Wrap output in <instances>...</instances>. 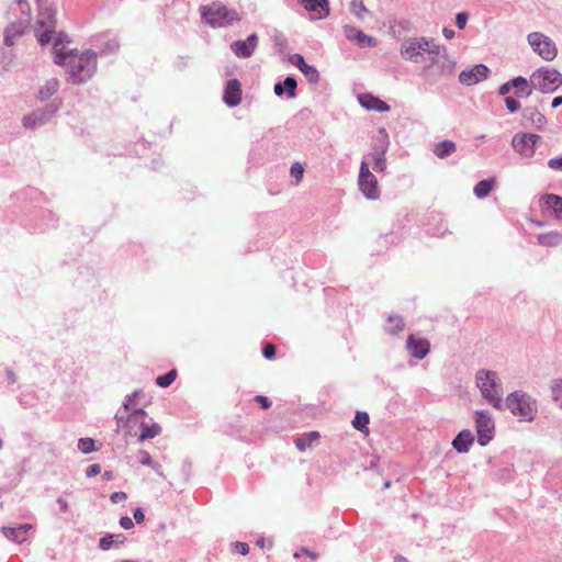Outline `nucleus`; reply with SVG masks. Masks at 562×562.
<instances>
[{
  "mask_svg": "<svg viewBox=\"0 0 562 562\" xmlns=\"http://www.w3.org/2000/svg\"><path fill=\"white\" fill-rule=\"evenodd\" d=\"M97 70V53L87 49L80 55L74 54L67 65V80L72 85H82L90 80Z\"/></svg>",
  "mask_w": 562,
  "mask_h": 562,
  "instance_id": "1",
  "label": "nucleus"
},
{
  "mask_svg": "<svg viewBox=\"0 0 562 562\" xmlns=\"http://www.w3.org/2000/svg\"><path fill=\"white\" fill-rule=\"evenodd\" d=\"M475 382L483 398H485L494 408L503 411V397L497 373L491 370H479L475 374Z\"/></svg>",
  "mask_w": 562,
  "mask_h": 562,
  "instance_id": "2",
  "label": "nucleus"
},
{
  "mask_svg": "<svg viewBox=\"0 0 562 562\" xmlns=\"http://www.w3.org/2000/svg\"><path fill=\"white\" fill-rule=\"evenodd\" d=\"M503 405L522 422H532L538 413L536 400L524 391H514L508 394Z\"/></svg>",
  "mask_w": 562,
  "mask_h": 562,
  "instance_id": "3",
  "label": "nucleus"
},
{
  "mask_svg": "<svg viewBox=\"0 0 562 562\" xmlns=\"http://www.w3.org/2000/svg\"><path fill=\"white\" fill-rule=\"evenodd\" d=\"M201 15L202 20L212 27H226L240 21L237 11L228 9L220 1L202 7Z\"/></svg>",
  "mask_w": 562,
  "mask_h": 562,
  "instance_id": "4",
  "label": "nucleus"
},
{
  "mask_svg": "<svg viewBox=\"0 0 562 562\" xmlns=\"http://www.w3.org/2000/svg\"><path fill=\"white\" fill-rule=\"evenodd\" d=\"M36 38L40 45H47L56 33L57 9L53 2L37 5Z\"/></svg>",
  "mask_w": 562,
  "mask_h": 562,
  "instance_id": "5",
  "label": "nucleus"
},
{
  "mask_svg": "<svg viewBox=\"0 0 562 562\" xmlns=\"http://www.w3.org/2000/svg\"><path fill=\"white\" fill-rule=\"evenodd\" d=\"M535 90L542 93H552L562 86V74L550 67H541L531 74Z\"/></svg>",
  "mask_w": 562,
  "mask_h": 562,
  "instance_id": "6",
  "label": "nucleus"
},
{
  "mask_svg": "<svg viewBox=\"0 0 562 562\" xmlns=\"http://www.w3.org/2000/svg\"><path fill=\"white\" fill-rule=\"evenodd\" d=\"M474 423L477 443L487 446L495 436V423L488 411L481 409L474 413Z\"/></svg>",
  "mask_w": 562,
  "mask_h": 562,
  "instance_id": "7",
  "label": "nucleus"
},
{
  "mask_svg": "<svg viewBox=\"0 0 562 562\" xmlns=\"http://www.w3.org/2000/svg\"><path fill=\"white\" fill-rule=\"evenodd\" d=\"M390 146L389 134L384 128H380L373 139V148L370 154L372 158V168L376 172H383L386 169L385 155Z\"/></svg>",
  "mask_w": 562,
  "mask_h": 562,
  "instance_id": "8",
  "label": "nucleus"
},
{
  "mask_svg": "<svg viewBox=\"0 0 562 562\" xmlns=\"http://www.w3.org/2000/svg\"><path fill=\"white\" fill-rule=\"evenodd\" d=\"M432 42V38L427 37L411 38L403 44L401 54L404 58L413 63H422L425 60V54L429 49Z\"/></svg>",
  "mask_w": 562,
  "mask_h": 562,
  "instance_id": "9",
  "label": "nucleus"
},
{
  "mask_svg": "<svg viewBox=\"0 0 562 562\" xmlns=\"http://www.w3.org/2000/svg\"><path fill=\"white\" fill-rule=\"evenodd\" d=\"M528 43L541 58L553 60L557 57L558 49L554 42L540 32H532L528 35Z\"/></svg>",
  "mask_w": 562,
  "mask_h": 562,
  "instance_id": "10",
  "label": "nucleus"
},
{
  "mask_svg": "<svg viewBox=\"0 0 562 562\" xmlns=\"http://www.w3.org/2000/svg\"><path fill=\"white\" fill-rule=\"evenodd\" d=\"M542 137L533 133H516L512 138L514 150L524 158H532Z\"/></svg>",
  "mask_w": 562,
  "mask_h": 562,
  "instance_id": "11",
  "label": "nucleus"
},
{
  "mask_svg": "<svg viewBox=\"0 0 562 562\" xmlns=\"http://www.w3.org/2000/svg\"><path fill=\"white\" fill-rule=\"evenodd\" d=\"M358 186L362 194L369 200H376L380 196L378 180L370 171L369 164L366 160L361 161Z\"/></svg>",
  "mask_w": 562,
  "mask_h": 562,
  "instance_id": "12",
  "label": "nucleus"
},
{
  "mask_svg": "<svg viewBox=\"0 0 562 562\" xmlns=\"http://www.w3.org/2000/svg\"><path fill=\"white\" fill-rule=\"evenodd\" d=\"M490 68L484 64L474 65L459 74V81L464 86H474L488 78Z\"/></svg>",
  "mask_w": 562,
  "mask_h": 562,
  "instance_id": "13",
  "label": "nucleus"
},
{
  "mask_svg": "<svg viewBox=\"0 0 562 562\" xmlns=\"http://www.w3.org/2000/svg\"><path fill=\"white\" fill-rule=\"evenodd\" d=\"M258 42V35L252 33L244 41H234L231 44V49L238 58H249L255 53Z\"/></svg>",
  "mask_w": 562,
  "mask_h": 562,
  "instance_id": "14",
  "label": "nucleus"
},
{
  "mask_svg": "<svg viewBox=\"0 0 562 562\" xmlns=\"http://www.w3.org/2000/svg\"><path fill=\"white\" fill-rule=\"evenodd\" d=\"M57 106L49 104L44 110H36L23 117V125L26 128H36L44 125L56 112Z\"/></svg>",
  "mask_w": 562,
  "mask_h": 562,
  "instance_id": "15",
  "label": "nucleus"
},
{
  "mask_svg": "<svg viewBox=\"0 0 562 562\" xmlns=\"http://www.w3.org/2000/svg\"><path fill=\"white\" fill-rule=\"evenodd\" d=\"M456 63L449 57L447 48L445 47L441 57L436 61L434 75L427 79L428 82L434 83L441 77L451 76L454 71Z\"/></svg>",
  "mask_w": 562,
  "mask_h": 562,
  "instance_id": "16",
  "label": "nucleus"
},
{
  "mask_svg": "<svg viewBox=\"0 0 562 562\" xmlns=\"http://www.w3.org/2000/svg\"><path fill=\"white\" fill-rule=\"evenodd\" d=\"M406 348L413 358L423 360L430 351V342L426 338H417L411 334L406 340Z\"/></svg>",
  "mask_w": 562,
  "mask_h": 562,
  "instance_id": "17",
  "label": "nucleus"
},
{
  "mask_svg": "<svg viewBox=\"0 0 562 562\" xmlns=\"http://www.w3.org/2000/svg\"><path fill=\"white\" fill-rule=\"evenodd\" d=\"M241 101V85L238 79H229L224 88L223 102L228 108L237 106Z\"/></svg>",
  "mask_w": 562,
  "mask_h": 562,
  "instance_id": "18",
  "label": "nucleus"
},
{
  "mask_svg": "<svg viewBox=\"0 0 562 562\" xmlns=\"http://www.w3.org/2000/svg\"><path fill=\"white\" fill-rule=\"evenodd\" d=\"M344 34L347 40L356 42L360 47H372L376 43L374 37L364 34L361 30L349 24L344 26Z\"/></svg>",
  "mask_w": 562,
  "mask_h": 562,
  "instance_id": "19",
  "label": "nucleus"
},
{
  "mask_svg": "<svg viewBox=\"0 0 562 562\" xmlns=\"http://www.w3.org/2000/svg\"><path fill=\"white\" fill-rule=\"evenodd\" d=\"M296 88V78L290 75L286 76L282 81H278L274 83L273 92L277 97L280 98L286 95L288 99H294L297 95Z\"/></svg>",
  "mask_w": 562,
  "mask_h": 562,
  "instance_id": "20",
  "label": "nucleus"
},
{
  "mask_svg": "<svg viewBox=\"0 0 562 562\" xmlns=\"http://www.w3.org/2000/svg\"><path fill=\"white\" fill-rule=\"evenodd\" d=\"M541 207L551 210L555 220H562V196L554 193H544L539 199Z\"/></svg>",
  "mask_w": 562,
  "mask_h": 562,
  "instance_id": "21",
  "label": "nucleus"
},
{
  "mask_svg": "<svg viewBox=\"0 0 562 562\" xmlns=\"http://www.w3.org/2000/svg\"><path fill=\"white\" fill-rule=\"evenodd\" d=\"M546 116L536 106H526L522 111V125L541 130L546 124Z\"/></svg>",
  "mask_w": 562,
  "mask_h": 562,
  "instance_id": "22",
  "label": "nucleus"
},
{
  "mask_svg": "<svg viewBox=\"0 0 562 562\" xmlns=\"http://www.w3.org/2000/svg\"><path fill=\"white\" fill-rule=\"evenodd\" d=\"M358 101L367 110H373L378 112H389L390 105L381 100L380 98L373 95L372 93H361L358 95Z\"/></svg>",
  "mask_w": 562,
  "mask_h": 562,
  "instance_id": "23",
  "label": "nucleus"
},
{
  "mask_svg": "<svg viewBox=\"0 0 562 562\" xmlns=\"http://www.w3.org/2000/svg\"><path fill=\"white\" fill-rule=\"evenodd\" d=\"M30 19L24 21H15L10 23L4 30V44L7 46L14 45L16 38L21 37L25 33L26 25Z\"/></svg>",
  "mask_w": 562,
  "mask_h": 562,
  "instance_id": "24",
  "label": "nucleus"
},
{
  "mask_svg": "<svg viewBox=\"0 0 562 562\" xmlns=\"http://www.w3.org/2000/svg\"><path fill=\"white\" fill-rule=\"evenodd\" d=\"M445 47L439 46L432 42L429 49L425 54V60L422 63H425V70H426V79L430 78L434 75V70L436 67V61L441 57V54L443 52Z\"/></svg>",
  "mask_w": 562,
  "mask_h": 562,
  "instance_id": "25",
  "label": "nucleus"
},
{
  "mask_svg": "<svg viewBox=\"0 0 562 562\" xmlns=\"http://www.w3.org/2000/svg\"><path fill=\"white\" fill-rule=\"evenodd\" d=\"M301 4L311 13H316L317 19L329 15V0H300Z\"/></svg>",
  "mask_w": 562,
  "mask_h": 562,
  "instance_id": "26",
  "label": "nucleus"
},
{
  "mask_svg": "<svg viewBox=\"0 0 562 562\" xmlns=\"http://www.w3.org/2000/svg\"><path fill=\"white\" fill-rule=\"evenodd\" d=\"M474 442V436L469 429L461 430L452 440V447L459 453L469 452Z\"/></svg>",
  "mask_w": 562,
  "mask_h": 562,
  "instance_id": "27",
  "label": "nucleus"
},
{
  "mask_svg": "<svg viewBox=\"0 0 562 562\" xmlns=\"http://www.w3.org/2000/svg\"><path fill=\"white\" fill-rule=\"evenodd\" d=\"M127 538L123 533H106L99 539V548L102 551L117 549L125 544Z\"/></svg>",
  "mask_w": 562,
  "mask_h": 562,
  "instance_id": "28",
  "label": "nucleus"
},
{
  "mask_svg": "<svg viewBox=\"0 0 562 562\" xmlns=\"http://www.w3.org/2000/svg\"><path fill=\"white\" fill-rule=\"evenodd\" d=\"M31 529V526L27 524L20 525L18 527H2V533L9 540H12L18 543H22L26 540L27 531Z\"/></svg>",
  "mask_w": 562,
  "mask_h": 562,
  "instance_id": "29",
  "label": "nucleus"
},
{
  "mask_svg": "<svg viewBox=\"0 0 562 562\" xmlns=\"http://www.w3.org/2000/svg\"><path fill=\"white\" fill-rule=\"evenodd\" d=\"M510 85H513V88L515 89V94L518 98H528L531 95L532 90L535 87H532L531 79L527 80L522 76H517L513 79H510Z\"/></svg>",
  "mask_w": 562,
  "mask_h": 562,
  "instance_id": "30",
  "label": "nucleus"
},
{
  "mask_svg": "<svg viewBox=\"0 0 562 562\" xmlns=\"http://www.w3.org/2000/svg\"><path fill=\"white\" fill-rule=\"evenodd\" d=\"M537 241L543 247H558L562 244V233L558 231L541 233L537 236Z\"/></svg>",
  "mask_w": 562,
  "mask_h": 562,
  "instance_id": "31",
  "label": "nucleus"
},
{
  "mask_svg": "<svg viewBox=\"0 0 562 562\" xmlns=\"http://www.w3.org/2000/svg\"><path fill=\"white\" fill-rule=\"evenodd\" d=\"M139 428H140V434L138 437V441H140V442L145 441L147 439H153V438L159 436L161 432V427L157 423L148 425L145 420H140Z\"/></svg>",
  "mask_w": 562,
  "mask_h": 562,
  "instance_id": "32",
  "label": "nucleus"
},
{
  "mask_svg": "<svg viewBox=\"0 0 562 562\" xmlns=\"http://www.w3.org/2000/svg\"><path fill=\"white\" fill-rule=\"evenodd\" d=\"M318 438L319 434L317 431H310L295 438L294 443L297 450L305 451L307 448H311Z\"/></svg>",
  "mask_w": 562,
  "mask_h": 562,
  "instance_id": "33",
  "label": "nucleus"
},
{
  "mask_svg": "<svg viewBox=\"0 0 562 562\" xmlns=\"http://www.w3.org/2000/svg\"><path fill=\"white\" fill-rule=\"evenodd\" d=\"M405 327V322L402 316L393 314L387 317V324L385 325V331L390 335H396L401 333Z\"/></svg>",
  "mask_w": 562,
  "mask_h": 562,
  "instance_id": "34",
  "label": "nucleus"
},
{
  "mask_svg": "<svg viewBox=\"0 0 562 562\" xmlns=\"http://www.w3.org/2000/svg\"><path fill=\"white\" fill-rule=\"evenodd\" d=\"M457 150V146L452 140H442L435 145L434 154L438 158H446Z\"/></svg>",
  "mask_w": 562,
  "mask_h": 562,
  "instance_id": "35",
  "label": "nucleus"
},
{
  "mask_svg": "<svg viewBox=\"0 0 562 562\" xmlns=\"http://www.w3.org/2000/svg\"><path fill=\"white\" fill-rule=\"evenodd\" d=\"M59 82L56 78H52L45 82V85L38 91V98L41 100L49 99L54 93L57 92Z\"/></svg>",
  "mask_w": 562,
  "mask_h": 562,
  "instance_id": "36",
  "label": "nucleus"
},
{
  "mask_svg": "<svg viewBox=\"0 0 562 562\" xmlns=\"http://www.w3.org/2000/svg\"><path fill=\"white\" fill-rule=\"evenodd\" d=\"M494 184H495L494 179L481 180L475 184L473 192H474L475 196L479 199L485 198L490 194Z\"/></svg>",
  "mask_w": 562,
  "mask_h": 562,
  "instance_id": "37",
  "label": "nucleus"
},
{
  "mask_svg": "<svg viewBox=\"0 0 562 562\" xmlns=\"http://www.w3.org/2000/svg\"><path fill=\"white\" fill-rule=\"evenodd\" d=\"M370 422L369 415L366 412H357L352 419V426L360 431H369L368 424Z\"/></svg>",
  "mask_w": 562,
  "mask_h": 562,
  "instance_id": "38",
  "label": "nucleus"
},
{
  "mask_svg": "<svg viewBox=\"0 0 562 562\" xmlns=\"http://www.w3.org/2000/svg\"><path fill=\"white\" fill-rule=\"evenodd\" d=\"M139 462L143 465H147V467H150L151 469H154L158 475L164 476V473L161 471V465L151 459L148 451L142 450L139 452Z\"/></svg>",
  "mask_w": 562,
  "mask_h": 562,
  "instance_id": "39",
  "label": "nucleus"
},
{
  "mask_svg": "<svg viewBox=\"0 0 562 562\" xmlns=\"http://www.w3.org/2000/svg\"><path fill=\"white\" fill-rule=\"evenodd\" d=\"M300 71L304 75L308 83L317 85L319 82L321 76L316 67L307 64Z\"/></svg>",
  "mask_w": 562,
  "mask_h": 562,
  "instance_id": "40",
  "label": "nucleus"
},
{
  "mask_svg": "<svg viewBox=\"0 0 562 562\" xmlns=\"http://www.w3.org/2000/svg\"><path fill=\"white\" fill-rule=\"evenodd\" d=\"M350 12L359 20H364L366 14H369V10L363 4L362 0H352L350 2Z\"/></svg>",
  "mask_w": 562,
  "mask_h": 562,
  "instance_id": "41",
  "label": "nucleus"
},
{
  "mask_svg": "<svg viewBox=\"0 0 562 562\" xmlns=\"http://www.w3.org/2000/svg\"><path fill=\"white\" fill-rule=\"evenodd\" d=\"M54 53V63L59 66L66 65V58L69 56L70 58L74 56L75 50L66 52L63 47H53Z\"/></svg>",
  "mask_w": 562,
  "mask_h": 562,
  "instance_id": "42",
  "label": "nucleus"
},
{
  "mask_svg": "<svg viewBox=\"0 0 562 562\" xmlns=\"http://www.w3.org/2000/svg\"><path fill=\"white\" fill-rule=\"evenodd\" d=\"M176 378H177V371L175 369H172V370L168 371L167 373L157 376L156 384L160 387H168L176 380Z\"/></svg>",
  "mask_w": 562,
  "mask_h": 562,
  "instance_id": "43",
  "label": "nucleus"
},
{
  "mask_svg": "<svg viewBox=\"0 0 562 562\" xmlns=\"http://www.w3.org/2000/svg\"><path fill=\"white\" fill-rule=\"evenodd\" d=\"M272 41L279 53H283L288 48V40L283 33L274 32Z\"/></svg>",
  "mask_w": 562,
  "mask_h": 562,
  "instance_id": "44",
  "label": "nucleus"
},
{
  "mask_svg": "<svg viewBox=\"0 0 562 562\" xmlns=\"http://www.w3.org/2000/svg\"><path fill=\"white\" fill-rule=\"evenodd\" d=\"M78 449L85 454L91 453L95 450L94 440L89 437L80 438L78 440Z\"/></svg>",
  "mask_w": 562,
  "mask_h": 562,
  "instance_id": "45",
  "label": "nucleus"
},
{
  "mask_svg": "<svg viewBox=\"0 0 562 562\" xmlns=\"http://www.w3.org/2000/svg\"><path fill=\"white\" fill-rule=\"evenodd\" d=\"M552 398L562 409V380L554 381L551 385Z\"/></svg>",
  "mask_w": 562,
  "mask_h": 562,
  "instance_id": "46",
  "label": "nucleus"
},
{
  "mask_svg": "<svg viewBox=\"0 0 562 562\" xmlns=\"http://www.w3.org/2000/svg\"><path fill=\"white\" fill-rule=\"evenodd\" d=\"M498 481L509 482L514 477V468L513 467H504L498 469L495 473Z\"/></svg>",
  "mask_w": 562,
  "mask_h": 562,
  "instance_id": "47",
  "label": "nucleus"
},
{
  "mask_svg": "<svg viewBox=\"0 0 562 562\" xmlns=\"http://www.w3.org/2000/svg\"><path fill=\"white\" fill-rule=\"evenodd\" d=\"M304 168L300 162H294L290 168V175L292 178L296 180V183L300 182L303 178Z\"/></svg>",
  "mask_w": 562,
  "mask_h": 562,
  "instance_id": "48",
  "label": "nucleus"
},
{
  "mask_svg": "<svg viewBox=\"0 0 562 562\" xmlns=\"http://www.w3.org/2000/svg\"><path fill=\"white\" fill-rule=\"evenodd\" d=\"M130 414L127 416V420L138 422L139 419L144 420L147 416V413L143 408H132L128 411Z\"/></svg>",
  "mask_w": 562,
  "mask_h": 562,
  "instance_id": "49",
  "label": "nucleus"
},
{
  "mask_svg": "<svg viewBox=\"0 0 562 562\" xmlns=\"http://www.w3.org/2000/svg\"><path fill=\"white\" fill-rule=\"evenodd\" d=\"M505 105H506V109L510 113H515V112L519 111L520 108H521L520 102L517 99H515L514 97H506L505 98Z\"/></svg>",
  "mask_w": 562,
  "mask_h": 562,
  "instance_id": "50",
  "label": "nucleus"
},
{
  "mask_svg": "<svg viewBox=\"0 0 562 562\" xmlns=\"http://www.w3.org/2000/svg\"><path fill=\"white\" fill-rule=\"evenodd\" d=\"M120 48V44L117 42V40L115 38H111L109 41H106V43L104 44V46L102 47L101 52L102 53H110V54H115Z\"/></svg>",
  "mask_w": 562,
  "mask_h": 562,
  "instance_id": "51",
  "label": "nucleus"
},
{
  "mask_svg": "<svg viewBox=\"0 0 562 562\" xmlns=\"http://www.w3.org/2000/svg\"><path fill=\"white\" fill-rule=\"evenodd\" d=\"M192 469H193L192 461L187 458L183 461L182 467H181V473L183 475L184 481H189L190 480V477L192 475Z\"/></svg>",
  "mask_w": 562,
  "mask_h": 562,
  "instance_id": "52",
  "label": "nucleus"
},
{
  "mask_svg": "<svg viewBox=\"0 0 562 562\" xmlns=\"http://www.w3.org/2000/svg\"><path fill=\"white\" fill-rule=\"evenodd\" d=\"M289 61L297 67L300 70L307 65L304 57L301 54H293L289 56Z\"/></svg>",
  "mask_w": 562,
  "mask_h": 562,
  "instance_id": "53",
  "label": "nucleus"
},
{
  "mask_svg": "<svg viewBox=\"0 0 562 562\" xmlns=\"http://www.w3.org/2000/svg\"><path fill=\"white\" fill-rule=\"evenodd\" d=\"M276 346L271 342H267L263 345L262 347V356L268 359V360H271L274 358L276 356Z\"/></svg>",
  "mask_w": 562,
  "mask_h": 562,
  "instance_id": "54",
  "label": "nucleus"
},
{
  "mask_svg": "<svg viewBox=\"0 0 562 562\" xmlns=\"http://www.w3.org/2000/svg\"><path fill=\"white\" fill-rule=\"evenodd\" d=\"M15 3L19 5V9L23 15H25V19H30L31 16V5L27 0H14Z\"/></svg>",
  "mask_w": 562,
  "mask_h": 562,
  "instance_id": "55",
  "label": "nucleus"
},
{
  "mask_svg": "<svg viewBox=\"0 0 562 562\" xmlns=\"http://www.w3.org/2000/svg\"><path fill=\"white\" fill-rule=\"evenodd\" d=\"M142 395H143V392L140 390H136L132 394L126 395L124 398V402H123L124 409L131 411L133 398L137 397V396H142Z\"/></svg>",
  "mask_w": 562,
  "mask_h": 562,
  "instance_id": "56",
  "label": "nucleus"
},
{
  "mask_svg": "<svg viewBox=\"0 0 562 562\" xmlns=\"http://www.w3.org/2000/svg\"><path fill=\"white\" fill-rule=\"evenodd\" d=\"M469 15L467 12H459L456 15V25L458 29L463 30L468 23Z\"/></svg>",
  "mask_w": 562,
  "mask_h": 562,
  "instance_id": "57",
  "label": "nucleus"
},
{
  "mask_svg": "<svg viewBox=\"0 0 562 562\" xmlns=\"http://www.w3.org/2000/svg\"><path fill=\"white\" fill-rule=\"evenodd\" d=\"M69 42H70L69 36L65 32H59L56 34V36L54 38L53 47H58L59 45H61L64 43H69Z\"/></svg>",
  "mask_w": 562,
  "mask_h": 562,
  "instance_id": "58",
  "label": "nucleus"
},
{
  "mask_svg": "<svg viewBox=\"0 0 562 562\" xmlns=\"http://www.w3.org/2000/svg\"><path fill=\"white\" fill-rule=\"evenodd\" d=\"M548 167L552 170H562V156L549 159Z\"/></svg>",
  "mask_w": 562,
  "mask_h": 562,
  "instance_id": "59",
  "label": "nucleus"
},
{
  "mask_svg": "<svg viewBox=\"0 0 562 562\" xmlns=\"http://www.w3.org/2000/svg\"><path fill=\"white\" fill-rule=\"evenodd\" d=\"M100 472H101V465L99 463H93V464H90L86 469V476L92 477V476L98 475Z\"/></svg>",
  "mask_w": 562,
  "mask_h": 562,
  "instance_id": "60",
  "label": "nucleus"
},
{
  "mask_svg": "<svg viewBox=\"0 0 562 562\" xmlns=\"http://www.w3.org/2000/svg\"><path fill=\"white\" fill-rule=\"evenodd\" d=\"M127 498V494L125 492H114L110 495V501L113 503V504H117V503H121V502H124L126 501Z\"/></svg>",
  "mask_w": 562,
  "mask_h": 562,
  "instance_id": "61",
  "label": "nucleus"
},
{
  "mask_svg": "<svg viewBox=\"0 0 562 562\" xmlns=\"http://www.w3.org/2000/svg\"><path fill=\"white\" fill-rule=\"evenodd\" d=\"M254 401L257 402L258 404H260V406L263 409H268L271 406V401L267 396H263V395H256Z\"/></svg>",
  "mask_w": 562,
  "mask_h": 562,
  "instance_id": "62",
  "label": "nucleus"
},
{
  "mask_svg": "<svg viewBox=\"0 0 562 562\" xmlns=\"http://www.w3.org/2000/svg\"><path fill=\"white\" fill-rule=\"evenodd\" d=\"M119 524L125 530H130L134 527V521L128 516L121 517Z\"/></svg>",
  "mask_w": 562,
  "mask_h": 562,
  "instance_id": "63",
  "label": "nucleus"
},
{
  "mask_svg": "<svg viewBox=\"0 0 562 562\" xmlns=\"http://www.w3.org/2000/svg\"><path fill=\"white\" fill-rule=\"evenodd\" d=\"M233 546L241 555H246L249 552V546L246 542L236 541Z\"/></svg>",
  "mask_w": 562,
  "mask_h": 562,
  "instance_id": "64",
  "label": "nucleus"
}]
</instances>
